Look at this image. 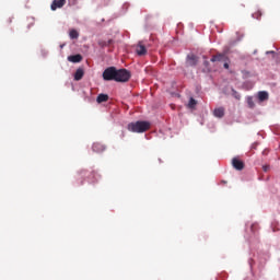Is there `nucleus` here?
Masks as SVG:
<instances>
[{
  "label": "nucleus",
  "instance_id": "f257e3e1",
  "mask_svg": "<svg viewBox=\"0 0 280 280\" xmlns=\"http://www.w3.org/2000/svg\"><path fill=\"white\" fill-rule=\"evenodd\" d=\"M150 121H145V120H138L136 122H130L128 125V130L130 132H147V130H150Z\"/></svg>",
  "mask_w": 280,
  "mask_h": 280
},
{
  "label": "nucleus",
  "instance_id": "412c9836",
  "mask_svg": "<svg viewBox=\"0 0 280 280\" xmlns=\"http://www.w3.org/2000/svg\"><path fill=\"white\" fill-rule=\"evenodd\" d=\"M262 170H264V172H268V170H270V166L265 165V166H262Z\"/></svg>",
  "mask_w": 280,
  "mask_h": 280
},
{
  "label": "nucleus",
  "instance_id": "393cba45",
  "mask_svg": "<svg viewBox=\"0 0 280 280\" xmlns=\"http://www.w3.org/2000/svg\"><path fill=\"white\" fill-rule=\"evenodd\" d=\"M80 174H85V172H84V171H82Z\"/></svg>",
  "mask_w": 280,
  "mask_h": 280
},
{
  "label": "nucleus",
  "instance_id": "7ed1b4c3",
  "mask_svg": "<svg viewBox=\"0 0 280 280\" xmlns=\"http://www.w3.org/2000/svg\"><path fill=\"white\" fill-rule=\"evenodd\" d=\"M117 75V68L115 67H108L103 71V80L105 82L116 81Z\"/></svg>",
  "mask_w": 280,
  "mask_h": 280
},
{
  "label": "nucleus",
  "instance_id": "b1692460",
  "mask_svg": "<svg viewBox=\"0 0 280 280\" xmlns=\"http://www.w3.org/2000/svg\"><path fill=\"white\" fill-rule=\"evenodd\" d=\"M9 23H12V19L9 20Z\"/></svg>",
  "mask_w": 280,
  "mask_h": 280
},
{
  "label": "nucleus",
  "instance_id": "aec40b11",
  "mask_svg": "<svg viewBox=\"0 0 280 280\" xmlns=\"http://www.w3.org/2000/svg\"><path fill=\"white\" fill-rule=\"evenodd\" d=\"M232 95L233 97H235V100H241L240 93H237V91H235L234 89H232Z\"/></svg>",
  "mask_w": 280,
  "mask_h": 280
},
{
  "label": "nucleus",
  "instance_id": "f3484780",
  "mask_svg": "<svg viewBox=\"0 0 280 280\" xmlns=\"http://www.w3.org/2000/svg\"><path fill=\"white\" fill-rule=\"evenodd\" d=\"M98 45L101 47H108V45H113V39H108L107 42H100Z\"/></svg>",
  "mask_w": 280,
  "mask_h": 280
},
{
  "label": "nucleus",
  "instance_id": "1a4fd4ad",
  "mask_svg": "<svg viewBox=\"0 0 280 280\" xmlns=\"http://www.w3.org/2000/svg\"><path fill=\"white\" fill-rule=\"evenodd\" d=\"M92 150L93 152L100 153V152H104V150H106V147L100 142H95L92 145Z\"/></svg>",
  "mask_w": 280,
  "mask_h": 280
},
{
  "label": "nucleus",
  "instance_id": "39448f33",
  "mask_svg": "<svg viewBox=\"0 0 280 280\" xmlns=\"http://www.w3.org/2000/svg\"><path fill=\"white\" fill-rule=\"evenodd\" d=\"M198 65V57L196 55H188L186 58V67H196Z\"/></svg>",
  "mask_w": 280,
  "mask_h": 280
},
{
  "label": "nucleus",
  "instance_id": "0eeeda50",
  "mask_svg": "<svg viewBox=\"0 0 280 280\" xmlns=\"http://www.w3.org/2000/svg\"><path fill=\"white\" fill-rule=\"evenodd\" d=\"M232 165L238 172H242V170H244V162L242 160L237 159V158H234L232 160Z\"/></svg>",
  "mask_w": 280,
  "mask_h": 280
},
{
  "label": "nucleus",
  "instance_id": "5701e85b",
  "mask_svg": "<svg viewBox=\"0 0 280 280\" xmlns=\"http://www.w3.org/2000/svg\"><path fill=\"white\" fill-rule=\"evenodd\" d=\"M221 183H222L223 185H226V182H225V180H222Z\"/></svg>",
  "mask_w": 280,
  "mask_h": 280
},
{
  "label": "nucleus",
  "instance_id": "20e7f679",
  "mask_svg": "<svg viewBox=\"0 0 280 280\" xmlns=\"http://www.w3.org/2000/svg\"><path fill=\"white\" fill-rule=\"evenodd\" d=\"M66 3H67V0H54L50 5V9L52 10V12H56V10L60 8H65Z\"/></svg>",
  "mask_w": 280,
  "mask_h": 280
},
{
  "label": "nucleus",
  "instance_id": "423d86ee",
  "mask_svg": "<svg viewBox=\"0 0 280 280\" xmlns=\"http://www.w3.org/2000/svg\"><path fill=\"white\" fill-rule=\"evenodd\" d=\"M136 52L138 56H145L148 54V49L145 48V45H143V42H139L136 46Z\"/></svg>",
  "mask_w": 280,
  "mask_h": 280
},
{
  "label": "nucleus",
  "instance_id": "4468645a",
  "mask_svg": "<svg viewBox=\"0 0 280 280\" xmlns=\"http://www.w3.org/2000/svg\"><path fill=\"white\" fill-rule=\"evenodd\" d=\"M107 100H108L107 94H98L96 102H97V104H102V103L106 102Z\"/></svg>",
  "mask_w": 280,
  "mask_h": 280
},
{
  "label": "nucleus",
  "instance_id": "9d476101",
  "mask_svg": "<svg viewBox=\"0 0 280 280\" xmlns=\"http://www.w3.org/2000/svg\"><path fill=\"white\" fill-rule=\"evenodd\" d=\"M82 78H84V69L79 68V69H77V71L74 73V80H75V82H80V80H82Z\"/></svg>",
  "mask_w": 280,
  "mask_h": 280
},
{
  "label": "nucleus",
  "instance_id": "6e6552de",
  "mask_svg": "<svg viewBox=\"0 0 280 280\" xmlns=\"http://www.w3.org/2000/svg\"><path fill=\"white\" fill-rule=\"evenodd\" d=\"M210 60H211V62H223L224 60H226V55L217 54V55L212 56V58Z\"/></svg>",
  "mask_w": 280,
  "mask_h": 280
},
{
  "label": "nucleus",
  "instance_id": "9b49d317",
  "mask_svg": "<svg viewBox=\"0 0 280 280\" xmlns=\"http://www.w3.org/2000/svg\"><path fill=\"white\" fill-rule=\"evenodd\" d=\"M214 117H218L219 119H222L224 117V107H219L213 110Z\"/></svg>",
  "mask_w": 280,
  "mask_h": 280
},
{
  "label": "nucleus",
  "instance_id": "6ab92c4d",
  "mask_svg": "<svg viewBox=\"0 0 280 280\" xmlns=\"http://www.w3.org/2000/svg\"><path fill=\"white\" fill-rule=\"evenodd\" d=\"M253 19H257V20H260L261 19V11H256L255 13H253Z\"/></svg>",
  "mask_w": 280,
  "mask_h": 280
},
{
  "label": "nucleus",
  "instance_id": "dca6fc26",
  "mask_svg": "<svg viewBox=\"0 0 280 280\" xmlns=\"http://www.w3.org/2000/svg\"><path fill=\"white\" fill-rule=\"evenodd\" d=\"M247 106H248V108L255 107V101H253V96L247 97Z\"/></svg>",
  "mask_w": 280,
  "mask_h": 280
},
{
  "label": "nucleus",
  "instance_id": "a878e982",
  "mask_svg": "<svg viewBox=\"0 0 280 280\" xmlns=\"http://www.w3.org/2000/svg\"><path fill=\"white\" fill-rule=\"evenodd\" d=\"M60 47H61V49H62V47H65V45H61Z\"/></svg>",
  "mask_w": 280,
  "mask_h": 280
},
{
  "label": "nucleus",
  "instance_id": "ddd939ff",
  "mask_svg": "<svg viewBox=\"0 0 280 280\" xmlns=\"http://www.w3.org/2000/svg\"><path fill=\"white\" fill-rule=\"evenodd\" d=\"M268 97H269L268 92H266V91L258 92L259 102H266V101H268Z\"/></svg>",
  "mask_w": 280,
  "mask_h": 280
},
{
  "label": "nucleus",
  "instance_id": "f03ea898",
  "mask_svg": "<svg viewBox=\"0 0 280 280\" xmlns=\"http://www.w3.org/2000/svg\"><path fill=\"white\" fill-rule=\"evenodd\" d=\"M132 78V74L127 69H116V81L115 82H128Z\"/></svg>",
  "mask_w": 280,
  "mask_h": 280
},
{
  "label": "nucleus",
  "instance_id": "a211bd4d",
  "mask_svg": "<svg viewBox=\"0 0 280 280\" xmlns=\"http://www.w3.org/2000/svg\"><path fill=\"white\" fill-rule=\"evenodd\" d=\"M196 104H198V102L194 97H190L188 103L189 108H195Z\"/></svg>",
  "mask_w": 280,
  "mask_h": 280
},
{
  "label": "nucleus",
  "instance_id": "2eb2a0df",
  "mask_svg": "<svg viewBox=\"0 0 280 280\" xmlns=\"http://www.w3.org/2000/svg\"><path fill=\"white\" fill-rule=\"evenodd\" d=\"M70 38L77 39L80 38V33H78L75 30H71L69 33Z\"/></svg>",
  "mask_w": 280,
  "mask_h": 280
},
{
  "label": "nucleus",
  "instance_id": "f8f14e48",
  "mask_svg": "<svg viewBox=\"0 0 280 280\" xmlns=\"http://www.w3.org/2000/svg\"><path fill=\"white\" fill-rule=\"evenodd\" d=\"M69 62H82V55H72L68 57Z\"/></svg>",
  "mask_w": 280,
  "mask_h": 280
},
{
  "label": "nucleus",
  "instance_id": "4be33fe9",
  "mask_svg": "<svg viewBox=\"0 0 280 280\" xmlns=\"http://www.w3.org/2000/svg\"><path fill=\"white\" fill-rule=\"evenodd\" d=\"M223 67H224V69H229V62H225V63L223 65Z\"/></svg>",
  "mask_w": 280,
  "mask_h": 280
}]
</instances>
